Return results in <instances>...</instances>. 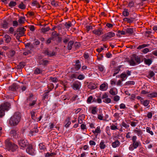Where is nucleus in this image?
<instances>
[{
  "instance_id": "1",
  "label": "nucleus",
  "mask_w": 157,
  "mask_h": 157,
  "mask_svg": "<svg viewBox=\"0 0 157 157\" xmlns=\"http://www.w3.org/2000/svg\"><path fill=\"white\" fill-rule=\"evenodd\" d=\"M21 113L19 112L14 113L9 120L10 126L13 127L17 125L21 121Z\"/></svg>"
},
{
  "instance_id": "2",
  "label": "nucleus",
  "mask_w": 157,
  "mask_h": 157,
  "mask_svg": "<svg viewBox=\"0 0 157 157\" xmlns=\"http://www.w3.org/2000/svg\"><path fill=\"white\" fill-rule=\"evenodd\" d=\"M5 144L6 147L9 150H11L13 151H16L18 148L17 145L11 143L9 139H7L6 140Z\"/></svg>"
},
{
  "instance_id": "3",
  "label": "nucleus",
  "mask_w": 157,
  "mask_h": 157,
  "mask_svg": "<svg viewBox=\"0 0 157 157\" xmlns=\"http://www.w3.org/2000/svg\"><path fill=\"white\" fill-rule=\"evenodd\" d=\"M115 34L113 31H110L103 35L102 36V40L106 41L114 37Z\"/></svg>"
},
{
  "instance_id": "4",
  "label": "nucleus",
  "mask_w": 157,
  "mask_h": 157,
  "mask_svg": "<svg viewBox=\"0 0 157 157\" xmlns=\"http://www.w3.org/2000/svg\"><path fill=\"white\" fill-rule=\"evenodd\" d=\"M132 144L129 147V149L130 151H133L134 149L136 148L140 145V143L139 141L137 140L136 138H132Z\"/></svg>"
},
{
  "instance_id": "5",
  "label": "nucleus",
  "mask_w": 157,
  "mask_h": 157,
  "mask_svg": "<svg viewBox=\"0 0 157 157\" xmlns=\"http://www.w3.org/2000/svg\"><path fill=\"white\" fill-rule=\"evenodd\" d=\"M0 107L5 111H8L11 108L10 103L5 101L0 105Z\"/></svg>"
},
{
  "instance_id": "6",
  "label": "nucleus",
  "mask_w": 157,
  "mask_h": 157,
  "mask_svg": "<svg viewBox=\"0 0 157 157\" xmlns=\"http://www.w3.org/2000/svg\"><path fill=\"white\" fill-rule=\"evenodd\" d=\"M18 142L19 146L23 148L26 147L29 144L28 141L24 138H22L20 140H18Z\"/></svg>"
},
{
  "instance_id": "7",
  "label": "nucleus",
  "mask_w": 157,
  "mask_h": 157,
  "mask_svg": "<svg viewBox=\"0 0 157 157\" xmlns=\"http://www.w3.org/2000/svg\"><path fill=\"white\" fill-rule=\"evenodd\" d=\"M81 86V83L78 81H76L72 84V87L75 90H78L80 89Z\"/></svg>"
},
{
  "instance_id": "8",
  "label": "nucleus",
  "mask_w": 157,
  "mask_h": 157,
  "mask_svg": "<svg viewBox=\"0 0 157 157\" xmlns=\"http://www.w3.org/2000/svg\"><path fill=\"white\" fill-rule=\"evenodd\" d=\"M26 29L24 27H21L18 28L17 29V35L18 37H21L24 35Z\"/></svg>"
},
{
  "instance_id": "9",
  "label": "nucleus",
  "mask_w": 157,
  "mask_h": 157,
  "mask_svg": "<svg viewBox=\"0 0 157 157\" xmlns=\"http://www.w3.org/2000/svg\"><path fill=\"white\" fill-rule=\"evenodd\" d=\"M108 95L107 93H105L103 94L101 97L102 99H103V102L104 103L109 104L111 102V99L109 98H108Z\"/></svg>"
},
{
  "instance_id": "10",
  "label": "nucleus",
  "mask_w": 157,
  "mask_h": 157,
  "mask_svg": "<svg viewBox=\"0 0 157 157\" xmlns=\"http://www.w3.org/2000/svg\"><path fill=\"white\" fill-rule=\"evenodd\" d=\"M133 58H134L136 65L140 64L141 62L143 61V56H137L136 55H133Z\"/></svg>"
},
{
  "instance_id": "11",
  "label": "nucleus",
  "mask_w": 157,
  "mask_h": 157,
  "mask_svg": "<svg viewBox=\"0 0 157 157\" xmlns=\"http://www.w3.org/2000/svg\"><path fill=\"white\" fill-rule=\"evenodd\" d=\"M103 29L101 27H99L97 29L93 30L92 33L95 35L98 36H100L101 35L103 34Z\"/></svg>"
},
{
  "instance_id": "12",
  "label": "nucleus",
  "mask_w": 157,
  "mask_h": 157,
  "mask_svg": "<svg viewBox=\"0 0 157 157\" xmlns=\"http://www.w3.org/2000/svg\"><path fill=\"white\" fill-rule=\"evenodd\" d=\"M127 7L129 8V12H133L134 9L135 7V2L132 0L129 2Z\"/></svg>"
},
{
  "instance_id": "13",
  "label": "nucleus",
  "mask_w": 157,
  "mask_h": 157,
  "mask_svg": "<svg viewBox=\"0 0 157 157\" xmlns=\"http://www.w3.org/2000/svg\"><path fill=\"white\" fill-rule=\"evenodd\" d=\"M98 109L97 106H91L89 107V111L92 114H96L98 112Z\"/></svg>"
},
{
  "instance_id": "14",
  "label": "nucleus",
  "mask_w": 157,
  "mask_h": 157,
  "mask_svg": "<svg viewBox=\"0 0 157 157\" xmlns=\"http://www.w3.org/2000/svg\"><path fill=\"white\" fill-rule=\"evenodd\" d=\"M19 85H17L16 83H13L11 86H9V90L12 91H15L17 89L20 88Z\"/></svg>"
},
{
  "instance_id": "15",
  "label": "nucleus",
  "mask_w": 157,
  "mask_h": 157,
  "mask_svg": "<svg viewBox=\"0 0 157 157\" xmlns=\"http://www.w3.org/2000/svg\"><path fill=\"white\" fill-rule=\"evenodd\" d=\"M44 54L45 55H48L50 57L55 56L56 55V52L53 51H49L48 50H45L44 51Z\"/></svg>"
},
{
  "instance_id": "16",
  "label": "nucleus",
  "mask_w": 157,
  "mask_h": 157,
  "mask_svg": "<svg viewBox=\"0 0 157 157\" xmlns=\"http://www.w3.org/2000/svg\"><path fill=\"white\" fill-rule=\"evenodd\" d=\"M9 24L8 21L6 19L4 20L1 24V28L5 29H7L8 28Z\"/></svg>"
},
{
  "instance_id": "17",
  "label": "nucleus",
  "mask_w": 157,
  "mask_h": 157,
  "mask_svg": "<svg viewBox=\"0 0 157 157\" xmlns=\"http://www.w3.org/2000/svg\"><path fill=\"white\" fill-rule=\"evenodd\" d=\"M135 20V18L132 17H126L123 19V21L126 22L130 24L132 23Z\"/></svg>"
},
{
  "instance_id": "18",
  "label": "nucleus",
  "mask_w": 157,
  "mask_h": 157,
  "mask_svg": "<svg viewBox=\"0 0 157 157\" xmlns=\"http://www.w3.org/2000/svg\"><path fill=\"white\" fill-rule=\"evenodd\" d=\"M108 88V84L106 83H104L101 84L99 87V89L101 91H106Z\"/></svg>"
},
{
  "instance_id": "19",
  "label": "nucleus",
  "mask_w": 157,
  "mask_h": 157,
  "mask_svg": "<svg viewBox=\"0 0 157 157\" xmlns=\"http://www.w3.org/2000/svg\"><path fill=\"white\" fill-rule=\"evenodd\" d=\"M70 118L69 117H67L65 120L64 124L65 126L67 128L69 127V125L71 124L70 121Z\"/></svg>"
},
{
  "instance_id": "20",
  "label": "nucleus",
  "mask_w": 157,
  "mask_h": 157,
  "mask_svg": "<svg viewBox=\"0 0 157 157\" xmlns=\"http://www.w3.org/2000/svg\"><path fill=\"white\" fill-rule=\"evenodd\" d=\"M143 61L144 60V63L147 65L149 66L152 63L153 60L151 58V59H146L144 58L143 59Z\"/></svg>"
},
{
  "instance_id": "21",
  "label": "nucleus",
  "mask_w": 157,
  "mask_h": 157,
  "mask_svg": "<svg viewBox=\"0 0 157 157\" xmlns=\"http://www.w3.org/2000/svg\"><path fill=\"white\" fill-rule=\"evenodd\" d=\"M31 5L32 6H36L37 8H40L41 7V5L40 4L39 2L36 0H33Z\"/></svg>"
},
{
  "instance_id": "22",
  "label": "nucleus",
  "mask_w": 157,
  "mask_h": 157,
  "mask_svg": "<svg viewBox=\"0 0 157 157\" xmlns=\"http://www.w3.org/2000/svg\"><path fill=\"white\" fill-rule=\"evenodd\" d=\"M32 147V146L31 144H29L28 147L26 149V151L29 154L33 155V151Z\"/></svg>"
},
{
  "instance_id": "23",
  "label": "nucleus",
  "mask_w": 157,
  "mask_h": 157,
  "mask_svg": "<svg viewBox=\"0 0 157 157\" xmlns=\"http://www.w3.org/2000/svg\"><path fill=\"white\" fill-rule=\"evenodd\" d=\"M4 40L5 43H9L11 40V37L8 34H5L4 36Z\"/></svg>"
},
{
  "instance_id": "24",
  "label": "nucleus",
  "mask_w": 157,
  "mask_h": 157,
  "mask_svg": "<svg viewBox=\"0 0 157 157\" xmlns=\"http://www.w3.org/2000/svg\"><path fill=\"white\" fill-rule=\"evenodd\" d=\"M122 65H120L114 69V73L113 74V76H114L118 74L121 70V68L122 67Z\"/></svg>"
},
{
  "instance_id": "25",
  "label": "nucleus",
  "mask_w": 157,
  "mask_h": 157,
  "mask_svg": "<svg viewBox=\"0 0 157 157\" xmlns=\"http://www.w3.org/2000/svg\"><path fill=\"white\" fill-rule=\"evenodd\" d=\"M85 116L84 114H82L79 116L78 118V122L80 124L82 123V121L85 118Z\"/></svg>"
},
{
  "instance_id": "26",
  "label": "nucleus",
  "mask_w": 157,
  "mask_h": 157,
  "mask_svg": "<svg viewBox=\"0 0 157 157\" xmlns=\"http://www.w3.org/2000/svg\"><path fill=\"white\" fill-rule=\"evenodd\" d=\"M43 70L39 68H37L34 71V74L35 75L42 74L43 73Z\"/></svg>"
},
{
  "instance_id": "27",
  "label": "nucleus",
  "mask_w": 157,
  "mask_h": 157,
  "mask_svg": "<svg viewBox=\"0 0 157 157\" xmlns=\"http://www.w3.org/2000/svg\"><path fill=\"white\" fill-rule=\"evenodd\" d=\"M25 62H22L20 63L16 67V68L17 69H21L23 68L25 66Z\"/></svg>"
},
{
  "instance_id": "28",
  "label": "nucleus",
  "mask_w": 157,
  "mask_h": 157,
  "mask_svg": "<svg viewBox=\"0 0 157 157\" xmlns=\"http://www.w3.org/2000/svg\"><path fill=\"white\" fill-rule=\"evenodd\" d=\"M50 92L47 90H45L44 92V94H43L42 97V100H45L46 99L48 98L49 96V93Z\"/></svg>"
},
{
  "instance_id": "29",
  "label": "nucleus",
  "mask_w": 157,
  "mask_h": 157,
  "mask_svg": "<svg viewBox=\"0 0 157 157\" xmlns=\"http://www.w3.org/2000/svg\"><path fill=\"white\" fill-rule=\"evenodd\" d=\"M76 73H72L68 75V77L70 80H71L72 79L74 80V79L77 78V74Z\"/></svg>"
},
{
  "instance_id": "30",
  "label": "nucleus",
  "mask_w": 157,
  "mask_h": 157,
  "mask_svg": "<svg viewBox=\"0 0 157 157\" xmlns=\"http://www.w3.org/2000/svg\"><path fill=\"white\" fill-rule=\"evenodd\" d=\"M74 44V42L73 40L70 41L68 44L67 49L69 50H71L72 48V46Z\"/></svg>"
},
{
  "instance_id": "31",
  "label": "nucleus",
  "mask_w": 157,
  "mask_h": 157,
  "mask_svg": "<svg viewBox=\"0 0 157 157\" xmlns=\"http://www.w3.org/2000/svg\"><path fill=\"white\" fill-rule=\"evenodd\" d=\"M15 53V52L13 50H10L7 53V54L9 57L10 58L14 56Z\"/></svg>"
},
{
  "instance_id": "32",
  "label": "nucleus",
  "mask_w": 157,
  "mask_h": 157,
  "mask_svg": "<svg viewBox=\"0 0 157 157\" xmlns=\"http://www.w3.org/2000/svg\"><path fill=\"white\" fill-rule=\"evenodd\" d=\"M128 62L130 66H134L136 65V63L135 62L134 58H131L130 60L128 61Z\"/></svg>"
},
{
  "instance_id": "33",
  "label": "nucleus",
  "mask_w": 157,
  "mask_h": 157,
  "mask_svg": "<svg viewBox=\"0 0 157 157\" xmlns=\"http://www.w3.org/2000/svg\"><path fill=\"white\" fill-rule=\"evenodd\" d=\"M49 63V61L43 59L39 62V64L40 65H42L43 66H46Z\"/></svg>"
},
{
  "instance_id": "34",
  "label": "nucleus",
  "mask_w": 157,
  "mask_h": 157,
  "mask_svg": "<svg viewBox=\"0 0 157 157\" xmlns=\"http://www.w3.org/2000/svg\"><path fill=\"white\" fill-rule=\"evenodd\" d=\"M10 135L11 137H16L17 135L16 131L13 129H12L10 132Z\"/></svg>"
},
{
  "instance_id": "35",
  "label": "nucleus",
  "mask_w": 157,
  "mask_h": 157,
  "mask_svg": "<svg viewBox=\"0 0 157 157\" xmlns=\"http://www.w3.org/2000/svg\"><path fill=\"white\" fill-rule=\"evenodd\" d=\"M155 75V73L153 71L150 70L148 72V75L147 76V78L150 79Z\"/></svg>"
},
{
  "instance_id": "36",
  "label": "nucleus",
  "mask_w": 157,
  "mask_h": 157,
  "mask_svg": "<svg viewBox=\"0 0 157 157\" xmlns=\"http://www.w3.org/2000/svg\"><path fill=\"white\" fill-rule=\"evenodd\" d=\"M54 86L53 83H49L47 85V88L48 89L47 90L50 92L53 90V89L54 88Z\"/></svg>"
},
{
  "instance_id": "37",
  "label": "nucleus",
  "mask_w": 157,
  "mask_h": 157,
  "mask_svg": "<svg viewBox=\"0 0 157 157\" xmlns=\"http://www.w3.org/2000/svg\"><path fill=\"white\" fill-rule=\"evenodd\" d=\"M92 132L95 134L100 133L101 132L100 126H98L95 130H92Z\"/></svg>"
},
{
  "instance_id": "38",
  "label": "nucleus",
  "mask_w": 157,
  "mask_h": 157,
  "mask_svg": "<svg viewBox=\"0 0 157 157\" xmlns=\"http://www.w3.org/2000/svg\"><path fill=\"white\" fill-rule=\"evenodd\" d=\"M120 78H121V80L123 81L125 80V78H126L127 77V75L125 73V72H123L120 75Z\"/></svg>"
},
{
  "instance_id": "39",
  "label": "nucleus",
  "mask_w": 157,
  "mask_h": 157,
  "mask_svg": "<svg viewBox=\"0 0 157 157\" xmlns=\"http://www.w3.org/2000/svg\"><path fill=\"white\" fill-rule=\"evenodd\" d=\"M128 10L127 9H124V11L122 12V15L124 17H127L129 16V14Z\"/></svg>"
},
{
  "instance_id": "40",
  "label": "nucleus",
  "mask_w": 157,
  "mask_h": 157,
  "mask_svg": "<svg viewBox=\"0 0 157 157\" xmlns=\"http://www.w3.org/2000/svg\"><path fill=\"white\" fill-rule=\"evenodd\" d=\"M133 28H128L126 29V33L130 35H132L133 33Z\"/></svg>"
},
{
  "instance_id": "41",
  "label": "nucleus",
  "mask_w": 157,
  "mask_h": 157,
  "mask_svg": "<svg viewBox=\"0 0 157 157\" xmlns=\"http://www.w3.org/2000/svg\"><path fill=\"white\" fill-rule=\"evenodd\" d=\"M120 144V143L118 140H116L112 144V146L113 148L118 147Z\"/></svg>"
},
{
  "instance_id": "42",
  "label": "nucleus",
  "mask_w": 157,
  "mask_h": 157,
  "mask_svg": "<svg viewBox=\"0 0 157 157\" xmlns=\"http://www.w3.org/2000/svg\"><path fill=\"white\" fill-rule=\"evenodd\" d=\"M25 17H24L21 16L19 17V19L18 20V22L20 24H23L25 23Z\"/></svg>"
},
{
  "instance_id": "43",
  "label": "nucleus",
  "mask_w": 157,
  "mask_h": 157,
  "mask_svg": "<svg viewBox=\"0 0 157 157\" xmlns=\"http://www.w3.org/2000/svg\"><path fill=\"white\" fill-rule=\"evenodd\" d=\"M147 97L150 98H155L157 97V92H153L147 95Z\"/></svg>"
},
{
  "instance_id": "44",
  "label": "nucleus",
  "mask_w": 157,
  "mask_h": 157,
  "mask_svg": "<svg viewBox=\"0 0 157 157\" xmlns=\"http://www.w3.org/2000/svg\"><path fill=\"white\" fill-rule=\"evenodd\" d=\"M64 25L67 29H69L72 26V24L71 21H68V22H66Z\"/></svg>"
},
{
  "instance_id": "45",
  "label": "nucleus",
  "mask_w": 157,
  "mask_h": 157,
  "mask_svg": "<svg viewBox=\"0 0 157 157\" xmlns=\"http://www.w3.org/2000/svg\"><path fill=\"white\" fill-rule=\"evenodd\" d=\"M5 110L0 107V118H2L5 114Z\"/></svg>"
},
{
  "instance_id": "46",
  "label": "nucleus",
  "mask_w": 157,
  "mask_h": 157,
  "mask_svg": "<svg viewBox=\"0 0 157 157\" xmlns=\"http://www.w3.org/2000/svg\"><path fill=\"white\" fill-rule=\"evenodd\" d=\"M117 123L115 124H112V125L110 126V128L111 129L114 130L118 129L117 126Z\"/></svg>"
},
{
  "instance_id": "47",
  "label": "nucleus",
  "mask_w": 157,
  "mask_h": 157,
  "mask_svg": "<svg viewBox=\"0 0 157 157\" xmlns=\"http://www.w3.org/2000/svg\"><path fill=\"white\" fill-rule=\"evenodd\" d=\"M17 4V3L15 1H11L9 4V6L11 8H12L16 6Z\"/></svg>"
},
{
  "instance_id": "48",
  "label": "nucleus",
  "mask_w": 157,
  "mask_h": 157,
  "mask_svg": "<svg viewBox=\"0 0 157 157\" xmlns=\"http://www.w3.org/2000/svg\"><path fill=\"white\" fill-rule=\"evenodd\" d=\"M120 113L117 112L115 113L113 115V116L116 120H118L120 118Z\"/></svg>"
},
{
  "instance_id": "49",
  "label": "nucleus",
  "mask_w": 157,
  "mask_h": 157,
  "mask_svg": "<svg viewBox=\"0 0 157 157\" xmlns=\"http://www.w3.org/2000/svg\"><path fill=\"white\" fill-rule=\"evenodd\" d=\"M106 147L104 142L103 140H101L100 144V147L101 149H104Z\"/></svg>"
},
{
  "instance_id": "50",
  "label": "nucleus",
  "mask_w": 157,
  "mask_h": 157,
  "mask_svg": "<svg viewBox=\"0 0 157 157\" xmlns=\"http://www.w3.org/2000/svg\"><path fill=\"white\" fill-rule=\"evenodd\" d=\"M18 7L21 9L24 10L26 8V6L23 2H21L18 6Z\"/></svg>"
},
{
  "instance_id": "51",
  "label": "nucleus",
  "mask_w": 157,
  "mask_h": 157,
  "mask_svg": "<svg viewBox=\"0 0 157 157\" xmlns=\"http://www.w3.org/2000/svg\"><path fill=\"white\" fill-rule=\"evenodd\" d=\"M49 80L53 82H58V79L56 77H50Z\"/></svg>"
},
{
  "instance_id": "52",
  "label": "nucleus",
  "mask_w": 157,
  "mask_h": 157,
  "mask_svg": "<svg viewBox=\"0 0 157 157\" xmlns=\"http://www.w3.org/2000/svg\"><path fill=\"white\" fill-rule=\"evenodd\" d=\"M149 45V44H143L141 45H140L137 48V49L140 50L142 48L145 47H148Z\"/></svg>"
},
{
  "instance_id": "53",
  "label": "nucleus",
  "mask_w": 157,
  "mask_h": 157,
  "mask_svg": "<svg viewBox=\"0 0 157 157\" xmlns=\"http://www.w3.org/2000/svg\"><path fill=\"white\" fill-rule=\"evenodd\" d=\"M121 126L127 129H128L129 127V126L128 124H127L124 121L122 122L121 124Z\"/></svg>"
},
{
  "instance_id": "54",
  "label": "nucleus",
  "mask_w": 157,
  "mask_h": 157,
  "mask_svg": "<svg viewBox=\"0 0 157 157\" xmlns=\"http://www.w3.org/2000/svg\"><path fill=\"white\" fill-rule=\"evenodd\" d=\"M93 100V97L92 96H90L86 100V102L88 104H90L92 102Z\"/></svg>"
},
{
  "instance_id": "55",
  "label": "nucleus",
  "mask_w": 157,
  "mask_h": 157,
  "mask_svg": "<svg viewBox=\"0 0 157 157\" xmlns=\"http://www.w3.org/2000/svg\"><path fill=\"white\" fill-rule=\"evenodd\" d=\"M134 132L138 136H141L143 133V132L141 130H134Z\"/></svg>"
},
{
  "instance_id": "56",
  "label": "nucleus",
  "mask_w": 157,
  "mask_h": 157,
  "mask_svg": "<svg viewBox=\"0 0 157 157\" xmlns=\"http://www.w3.org/2000/svg\"><path fill=\"white\" fill-rule=\"evenodd\" d=\"M97 118L100 120L105 121V119H104L102 114H98V115Z\"/></svg>"
},
{
  "instance_id": "57",
  "label": "nucleus",
  "mask_w": 157,
  "mask_h": 157,
  "mask_svg": "<svg viewBox=\"0 0 157 157\" xmlns=\"http://www.w3.org/2000/svg\"><path fill=\"white\" fill-rule=\"evenodd\" d=\"M125 84L128 85H134L135 84V82L133 81H129L126 82Z\"/></svg>"
},
{
  "instance_id": "58",
  "label": "nucleus",
  "mask_w": 157,
  "mask_h": 157,
  "mask_svg": "<svg viewBox=\"0 0 157 157\" xmlns=\"http://www.w3.org/2000/svg\"><path fill=\"white\" fill-rule=\"evenodd\" d=\"M146 130L147 132L149 133L151 135H153V133L152 131L151 130V128L150 127H147L146 128Z\"/></svg>"
},
{
  "instance_id": "59",
  "label": "nucleus",
  "mask_w": 157,
  "mask_h": 157,
  "mask_svg": "<svg viewBox=\"0 0 157 157\" xmlns=\"http://www.w3.org/2000/svg\"><path fill=\"white\" fill-rule=\"evenodd\" d=\"M88 87L92 90L95 89L96 86L95 84H90L88 86Z\"/></svg>"
},
{
  "instance_id": "60",
  "label": "nucleus",
  "mask_w": 157,
  "mask_h": 157,
  "mask_svg": "<svg viewBox=\"0 0 157 157\" xmlns=\"http://www.w3.org/2000/svg\"><path fill=\"white\" fill-rule=\"evenodd\" d=\"M35 113L36 112L33 110H32L30 112L31 117L32 119L33 120H35V118H36L35 116Z\"/></svg>"
},
{
  "instance_id": "61",
  "label": "nucleus",
  "mask_w": 157,
  "mask_h": 157,
  "mask_svg": "<svg viewBox=\"0 0 157 157\" xmlns=\"http://www.w3.org/2000/svg\"><path fill=\"white\" fill-rule=\"evenodd\" d=\"M149 101L148 100H145L143 102V104L144 106L146 107L147 106L149 105Z\"/></svg>"
},
{
  "instance_id": "62",
  "label": "nucleus",
  "mask_w": 157,
  "mask_h": 157,
  "mask_svg": "<svg viewBox=\"0 0 157 157\" xmlns=\"http://www.w3.org/2000/svg\"><path fill=\"white\" fill-rule=\"evenodd\" d=\"M81 67V64H75L74 65V68L76 71H78Z\"/></svg>"
},
{
  "instance_id": "63",
  "label": "nucleus",
  "mask_w": 157,
  "mask_h": 157,
  "mask_svg": "<svg viewBox=\"0 0 157 157\" xmlns=\"http://www.w3.org/2000/svg\"><path fill=\"white\" fill-rule=\"evenodd\" d=\"M85 76L83 75L80 74L78 76L77 75V78L80 80H82L83 79L85 78Z\"/></svg>"
},
{
  "instance_id": "64",
  "label": "nucleus",
  "mask_w": 157,
  "mask_h": 157,
  "mask_svg": "<svg viewBox=\"0 0 157 157\" xmlns=\"http://www.w3.org/2000/svg\"><path fill=\"white\" fill-rule=\"evenodd\" d=\"M98 69L99 71L101 72H102L104 70V67L103 66H102L101 65H98Z\"/></svg>"
}]
</instances>
